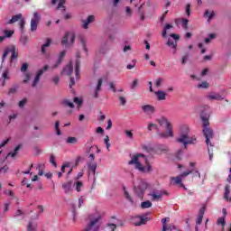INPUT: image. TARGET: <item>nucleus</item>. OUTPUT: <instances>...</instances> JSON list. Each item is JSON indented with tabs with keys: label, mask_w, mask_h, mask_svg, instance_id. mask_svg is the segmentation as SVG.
I'll use <instances>...</instances> for the list:
<instances>
[{
	"label": "nucleus",
	"mask_w": 231,
	"mask_h": 231,
	"mask_svg": "<svg viewBox=\"0 0 231 231\" xmlns=\"http://www.w3.org/2000/svg\"><path fill=\"white\" fill-rule=\"evenodd\" d=\"M73 73V63L70 61L68 65H66L61 70V75H68V77H71Z\"/></svg>",
	"instance_id": "obj_11"
},
{
	"label": "nucleus",
	"mask_w": 231,
	"mask_h": 231,
	"mask_svg": "<svg viewBox=\"0 0 231 231\" xmlns=\"http://www.w3.org/2000/svg\"><path fill=\"white\" fill-rule=\"evenodd\" d=\"M61 187L66 194H69V192H71L72 190L73 180H69L67 182L62 183Z\"/></svg>",
	"instance_id": "obj_14"
},
{
	"label": "nucleus",
	"mask_w": 231,
	"mask_h": 231,
	"mask_svg": "<svg viewBox=\"0 0 231 231\" xmlns=\"http://www.w3.org/2000/svg\"><path fill=\"white\" fill-rule=\"evenodd\" d=\"M52 82L55 84V86H58L59 85V82H60V78L59 76H55L53 79H52Z\"/></svg>",
	"instance_id": "obj_55"
},
{
	"label": "nucleus",
	"mask_w": 231,
	"mask_h": 231,
	"mask_svg": "<svg viewBox=\"0 0 231 231\" xmlns=\"http://www.w3.org/2000/svg\"><path fill=\"white\" fill-rule=\"evenodd\" d=\"M156 122H158L161 127H166L167 131H169V136H174V134L172 133V125L169 122V120L166 119L165 116L156 119Z\"/></svg>",
	"instance_id": "obj_4"
},
{
	"label": "nucleus",
	"mask_w": 231,
	"mask_h": 231,
	"mask_svg": "<svg viewBox=\"0 0 231 231\" xmlns=\"http://www.w3.org/2000/svg\"><path fill=\"white\" fill-rule=\"evenodd\" d=\"M37 230V224L33 222H29L27 226V231H36Z\"/></svg>",
	"instance_id": "obj_29"
},
{
	"label": "nucleus",
	"mask_w": 231,
	"mask_h": 231,
	"mask_svg": "<svg viewBox=\"0 0 231 231\" xmlns=\"http://www.w3.org/2000/svg\"><path fill=\"white\" fill-rule=\"evenodd\" d=\"M51 44V39L47 38L46 42L42 45V53L43 55H44V53H46V48H50Z\"/></svg>",
	"instance_id": "obj_20"
},
{
	"label": "nucleus",
	"mask_w": 231,
	"mask_h": 231,
	"mask_svg": "<svg viewBox=\"0 0 231 231\" xmlns=\"http://www.w3.org/2000/svg\"><path fill=\"white\" fill-rule=\"evenodd\" d=\"M142 109L146 115H152L156 111V108L151 105H144L142 106Z\"/></svg>",
	"instance_id": "obj_17"
},
{
	"label": "nucleus",
	"mask_w": 231,
	"mask_h": 231,
	"mask_svg": "<svg viewBox=\"0 0 231 231\" xmlns=\"http://www.w3.org/2000/svg\"><path fill=\"white\" fill-rule=\"evenodd\" d=\"M28 70V63H23L21 68V71L23 73L26 72Z\"/></svg>",
	"instance_id": "obj_59"
},
{
	"label": "nucleus",
	"mask_w": 231,
	"mask_h": 231,
	"mask_svg": "<svg viewBox=\"0 0 231 231\" xmlns=\"http://www.w3.org/2000/svg\"><path fill=\"white\" fill-rule=\"evenodd\" d=\"M147 129H148V131H152L153 129L158 130V125L153 124V123H150L148 125V128Z\"/></svg>",
	"instance_id": "obj_45"
},
{
	"label": "nucleus",
	"mask_w": 231,
	"mask_h": 231,
	"mask_svg": "<svg viewBox=\"0 0 231 231\" xmlns=\"http://www.w3.org/2000/svg\"><path fill=\"white\" fill-rule=\"evenodd\" d=\"M69 37H70V42H69ZM75 39H76L75 32H65V35L61 39V44L62 46L68 47L69 44H74Z\"/></svg>",
	"instance_id": "obj_5"
},
{
	"label": "nucleus",
	"mask_w": 231,
	"mask_h": 231,
	"mask_svg": "<svg viewBox=\"0 0 231 231\" xmlns=\"http://www.w3.org/2000/svg\"><path fill=\"white\" fill-rule=\"evenodd\" d=\"M155 96L157 97V100L162 101V100H165L167 97V93H165L164 91L159 90L155 92Z\"/></svg>",
	"instance_id": "obj_19"
},
{
	"label": "nucleus",
	"mask_w": 231,
	"mask_h": 231,
	"mask_svg": "<svg viewBox=\"0 0 231 231\" xmlns=\"http://www.w3.org/2000/svg\"><path fill=\"white\" fill-rule=\"evenodd\" d=\"M202 222H203V216L199 215L196 223L197 225H201Z\"/></svg>",
	"instance_id": "obj_63"
},
{
	"label": "nucleus",
	"mask_w": 231,
	"mask_h": 231,
	"mask_svg": "<svg viewBox=\"0 0 231 231\" xmlns=\"http://www.w3.org/2000/svg\"><path fill=\"white\" fill-rule=\"evenodd\" d=\"M125 135L127 136V138H130V140H133V132L132 131L126 130Z\"/></svg>",
	"instance_id": "obj_61"
},
{
	"label": "nucleus",
	"mask_w": 231,
	"mask_h": 231,
	"mask_svg": "<svg viewBox=\"0 0 231 231\" xmlns=\"http://www.w3.org/2000/svg\"><path fill=\"white\" fill-rule=\"evenodd\" d=\"M30 79H32V74L26 73L25 78L23 79V84H27L28 82H30Z\"/></svg>",
	"instance_id": "obj_51"
},
{
	"label": "nucleus",
	"mask_w": 231,
	"mask_h": 231,
	"mask_svg": "<svg viewBox=\"0 0 231 231\" xmlns=\"http://www.w3.org/2000/svg\"><path fill=\"white\" fill-rule=\"evenodd\" d=\"M205 210H207V208L204 206L199 209V216H205Z\"/></svg>",
	"instance_id": "obj_62"
},
{
	"label": "nucleus",
	"mask_w": 231,
	"mask_h": 231,
	"mask_svg": "<svg viewBox=\"0 0 231 231\" xmlns=\"http://www.w3.org/2000/svg\"><path fill=\"white\" fill-rule=\"evenodd\" d=\"M49 69H50V66L45 65L42 69H39L37 71L34 80L32 81V88H35V86L39 84V80H41V77H42V74L44 73V71H48Z\"/></svg>",
	"instance_id": "obj_8"
},
{
	"label": "nucleus",
	"mask_w": 231,
	"mask_h": 231,
	"mask_svg": "<svg viewBox=\"0 0 231 231\" xmlns=\"http://www.w3.org/2000/svg\"><path fill=\"white\" fill-rule=\"evenodd\" d=\"M2 79H4L3 86H5L6 80H10V71L8 69L3 72Z\"/></svg>",
	"instance_id": "obj_23"
},
{
	"label": "nucleus",
	"mask_w": 231,
	"mask_h": 231,
	"mask_svg": "<svg viewBox=\"0 0 231 231\" xmlns=\"http://www.w3.org/2000/svg\"><path fill=\"white\" fill-rule=\"evenodd\" d=\"M204 15H206V17H208V21H211V19L216 16V13H214V11L209 13L208 10H206Z\"/></svg>",
	"instance_id": "obj_31"
},
{
	"label": "nucleus",
	"mask_w": 231,
	"mask_h": 231,
	"mask_svg": "<svg viewBox=\"0 0 231 231\" xmlns=\"http://www.w3.org/2000/svg\"><path fill=\"white\" fill-rule=\"evenodd\" d=\"M20 41L23 46H26V44H28V37H26V36H22Z\"/></svg>",
	"instance_id": "obj_52"
},
{
	"label": "nucleus",
	"mask_w": 231,
	"mask_h": 231,
	"mask_svg": "<svg viewBox=\"0 0 231 231\" xmlns=\"http://www.w3.org/2000/svg\"><path fill=\"white\" fill-rule=\"evenodd\" d=\"M149 221V217H134L133 218V223L135 226H142V225H145Z\"/></svg>",
	"instance_id": "obj_10"
},
{
	"label": "nucleus",
	"mask_w": 231,
	"mask_h": 231,
	"mask_svg": "<svg viewBox=\"0 0 231 231\" xmlns=\"http://www.w3.org/2000/svg\"><path fill=\"white\" fill-rule=\"evenodd\" d=\"M59 1V4L57 5V10H61V12H66V0H52L51 5H57V2Z\"/></svg>",
	"instance_id": "obj_15"
},
{
	"label": "nucleus",
	"mask_w": 231,
	"mask_h": 231,
	"mask_svg": "<svg viewBox=\"0 0 231 231\" xmlns=\"http://www.w3.org/2000/svg\"><path fill=\"white\" fill-rule=\"evenodd\" d=\"M65 57H66V51H62L60 53L56 63L52 66V69H57V68H59V66H60V64H62V60H64Z\"/></svg>",
	"instance_id": "obj_13"
},
{
	"label": "nucleus",
	"mask_w": 231,
	"mask_h": 231,
	"mask_svg": "<svg viewBox=\"0 0 231 231\" xmlns=\"http://www.w3.org/2000/svg\"><path fill=\"white\" fill-rule=\"evenodd\" d=\"M26 24V22L24 21V19H21L20 20V29L22 33L24 32V25Z\"/></svg>",
	"instance_id": "obj_46"
},
{
	"label": "nucleus",
	"mask_w": 231,
	"mask_h": 231,
	"mask_svg": "<svg viewBox=\"0 0 231 231\" xmlns=\"http://www.w3.org/2000/svg\"><path fill=\"white\" fill-rule=\"evenodd\" d=\"M14 35V31H5V37L10 38Z\"/></svg>",
	"instance_id": "obj_57"
},
{
	"label": "nucleus",
	"mask_w": 231,
	"mask_h": 231,
	"mask_svg": "<svg viewBox=\"0 0 231 231\" xmlns=\"http://www.w3.org/2000/svg\"><path fill=\"white\" fill-rule=\"evenodd\" d=\"M106 231H115L116 230V226L115 224H106Z\"/></svg>",
	"instance_id": "obj_33"
},
{
	"label": "nucleus",
	"mask_w": 231,
	"mask_h": 231,
	"mask_svg": "<svg viewBox=\"0 0 231 231\" xmlns=\"http://www.w3.org/2000/svg\"><path fill=\"white\" fill-rule=\"evenodd\" d=\"M19 151H21V144H18L14 152H11L8 153V156H11V158H15V156H17V153L19 152Z\"/></svg>",
	"instance_id": "obj_24"
},
{
	"label": "nucleus",
	"mask_w": 231,
	"mask_h": 231,
	"mask_svg": "<svg viewBox=\"0 0 231 231\" xmlns=\"http://www.w3.org/2000/svg\"><path fill=\"white\" fill-rule=\"evenodd\" d=\"M151 207H152V201L146 200L141 203V208H151Z\"/></svg>",
	"instance_id": "obj_28"
},
{
	"label": "nucleus",
	"mask_w": 231,
	"mask_h": 231,
	"mask_svg": "<svg viewBox=\"0 0 231 231\" xmlns=\"http://www.w3.org/2000/svg\"><path fill=\"white\" fill-rule=\"evenodd\" d=\"M80 73V60H76L75 64V75L79 79V74Z\"/></svg>",
	"instance_id": "obj_25"
},
{
	"label": "nucleus",
	"mask_w": 231,
	"mask_h": 231,
	"mask_svg": "<svg viewBox=\"0 0 231 231\" xmlns=\"http://www.w3.org/2000/svg\"><path fill=\"white\" fill-rule=\"evenodd\" d=\"M88 171H92L93 174L97 172V163H88Z\"/></svg>",
	"instance_id": "obj_34"
},
{
	"label": "nucleus",
	"mask_w": 231,
	"mask_h": 231,
	"mask_svg": "<svg viewBox=\"0 0 231 231\" xmlns=\"http://www.w3.org/2000/svg\"><path fill=\"white\" fill-rule=\"evenodd\" d=\"M167 46H171L173 50H176L177 46H178V42H174L171 40H168L167 42Z\"/></svg>",
	"instance_id": "obj_39"
},
{
	"label": "nucleus",
	"mask_w": 231,
	"mask_h": 231,
	"mask_svg": "<svg viewBox=\"0 0 231 231\" xmlns=\"http://www.w3.org/2000/svg\"><path fill=\"white\" fill-rule=\"evenodd\" d=\"M63 104H65V106H68L69 107H75V105H73V102L69 101V100H64Z\"/></svg>",
	"instance_id": "obj_54"
},
{
	"label": "nucleus",
	"mask_w": 231,
	"mask_h": 231,
	"mask_svg": "<svg viewBox=\"0 0 231 231\" xmlns=\"http://www.w3.org/2000/svg\"><path fill=\"white\" fill-rule=\"evenodd\" d=\"M1 172H8V165L0 168V174Z\"/></svg>",
	"instance_id": "obj_64"
},
{
	"label": "nucleus",
	"mask_w": 231,
	"mask_h": 231,
	"mask_svg": "<svg viewBox=\"0 0 231 231\" xmlns=\"http://www.w3.org/2000/svg\"><path fill=\"white\" fill-rule=\"evenodd\" d=\"M217 225H221L223 228H225V226L226 225V221L225 220V217H219L217 221Z\"/></svg>",
	"instance_id": "obj_36"
},
{
	"label": "nucleus",
	"mask_w": 231,
	"mask_h": 231,
	"mask_svg": "<svg viewBox=\"0 0 231 231\" xmlns=\"http://www.w3.org/2000/svg\"><path fill=\"white\" fill-rule=\"evenodd\" d=\"M26 102H28V99L23 98V100H21L19 102V107H24V106H26Z\"/></svg>",
	"instance_id": "obj_60"
},
{
	"label": "nucleus",
	"mask_w": 231,
	"mask_h": 231,
	"mask_svg": "<svg viewBox=\"0 0 231 231\" xmlns=\"http://www.w3.org/2000/svg\"><path fill=\"white\" fill-rule=\"evenodd\" d=\"M208 82H207V81H204V82H202V83H199V85H198V88L199 89H207V88H208Z\"/></svg>",
	"instance_id": "obj_35"
},
{
	"label": "nucleus",
	"mask_w": 231,
	"mask_h": 231,
	"mask_svg": "<svg viewBox=\"0 0 231 231\" xmlns=\"http://www.w3.org/2000/svg\"><path fill=\"white\" fill-rule=\"evenodd\" d=\"M224 199L226 201L231 202V196H230V186L226 185L225 189H224Z\"/></svg>",
	"instance_id": "obj_18"
},
{
	"label": "nucleus",
	"mask_w": 231,
	"mask_h": 231,
	"mask_svg": "<svg viewBox=\"0 0 231 231\" xmlns=\"http://www.w3.org/2000/svg\"><path fill=\"white\" fill-rule=\"evenodd\" d=\"M171 28H172V25L171 24H166V26L164 27L163 31H162V37H167V30H171Z\"/></svg>",
	"instance_id": "obj_42"
},
{
	"label": "nucleus",
	"mask_w": 231,
	"mask_h": 231,
	"mask_svg": "<svg viewBox=\"0 0 231 231\" xmlns=\"http://www.w3.org/2000/svg\"><path fill=\"white\" fill-rule=\"evenodd\" d=\"M118 98L120 106H125L127 104V99L125 97L119 96Z\"/></svg>",
	"instance_id": "obj_41"
},
{
	"label": "nucleus",
	"mask_w": 231,
	"mask_h": 231,
	"mask_svg": "<svg viewBox=\"0 0 231 231\" xmlns=\"http://www.w3.org/2000/svg\"><path fill=\"white\" fill-rule=\"evenodd\" d=\"M23 14H18L16 15L12 16V18L9 20V22L7 23V24H14V23H17V21H19V19H22Z\"/></svg>",
	"instance_id": "obj_21"
},
{
	"label": "nucleus",
	"mask_w": 231,
	"mask_h": 231,
	"mask_svg": "<svg viewBox=\"0 0 231 231\" xmlns=\"http://www.w3.org/2000/svg\"><path fill=\"white\" fill-rule=\"evenodd\" d=\"M105 144L106 146L107 151H109V148L111 147V143H109V135H106L105 138Z\"/></svg>",
	"instance_id": "obj_50"
},
{
	"label": "nucleus",
	"mask_w": 231,
	"mask_h": 231,
	"mask_svg": "<svg viewBox=\"0 0 231 231\" xmlns=\"http://www.w3.org/2000/svg\"><path fill=\"white\" fill-rule=\"evenodd\" d=\"M82 28L84 30H88V28H89V24H91V23H95V15H88L87 20H82Z\"/></svg>",
	"instance_id": "obj_12"
},
{
	"label": "nucleus",
	"mask_w": 231,
	"mask_h": 231,
	"mask_svg": "<svg viewBox=\"0 0 231 231\" xmlns=\"http://www.w3.org/2000/svg\"><path fill=\"white\" fill-rule=\"evenodd\" d=\"M159 137L160 138H169L171 136L169 135V131H168V133L162 132V133L159 134Z\"/></svg>",
	"instance_id": "obj_56"
},
{
	"label": "nucleus",
	"mask_w": 231,
	"mask_h": 231,
	"mask_svg": "<svg viewBox=\"0 0 231 231\" xmlns=\"http://www.w3.org/2000/svg\"><path fill=\"white\" fill-rule=\"evenodd\" d=\"M50 163H51L54 167H57V162H55V155L51 154L50 156Z\"/></svg>",
	"instance_id": "obj_47"
},
{
	"label": "nucleus",
	"mask_w": 231,
	"mask_h": 231,
	"mask_svg": "<svg viewBox=\"0 0 231 231\" xmlns=\"http://www.w3.org/2000/svg\"><path fill=\"white\" fill-rule=\"evenodd\" d=\"M189 52H187L181 59V64H187V62H189Z\"/></svg>",
	"instance_id": "obj_40"
},
{
	"label": "nucleus",
	"mask_w": 231,
	"mask_h": 231,
	"mask_svg": "<svg viewBox=\"0 0 231 231\" xmlns=\"http://www.w3.org/2000/svg\"><path fill=\"white\" fill-rule=\"evenodd\" d=\"M93 149H95V145L86 147V153L87 154H93Z\"/></svg>",
	"instance_id": "obj_48"
},
{
	"label": "nucleus",
	"mask_w": 231,
	"mask_h": 231,
	"mask_svg": "<svg viewBox=\"0 0 231 231\" xmlns=\"http://www.w3.org/2000/svg\"><path fill=\"white\" fill-rule=\"evenodd\" d=\"M103 82H104V80L102 79H99L97 80V86L91 93V96L93 97V98H98V97H100V91H102Z\"/></svg>",
	"instance_id": "obj_9"
},
{
	"label": "nucleus",
	"mask_w": 231,
	"mask_h": 231,
	"mask_svg": "<svg viewBox=\"0 0 231 231\" xmlns=\"http://www.w3.org/2000/svg\"><path fill=\"white\" fill-rule=\"evenodd\" d=\"M19 89V86H14L11 88L8 91V95H14V93H17V90Z\"/></svg>",
	"instance_id": "obj_44"
},
{
	"label": "nucleus",
	"mask_w": 231,
	"mask_h": 231,
	"mask_svg": "<svg viewBox=\"0 0 231 231\" xmlns=\"http://www.w3.org/2000/svg\"><path fill=\"white\" fill-rule=\"evenodd\" d=\"M41 22V14L39 13H33V18L31 20V32H37V26H39V23Z\"/></svg>",
	"instance_id": "obj_7"
},
{
	"label": "nucleus",
	"mask_w": 231,
	"mask_h": 231,
	"mask_svg": "<svg viewBox=\"0 0 231 231\" xmlns=\"http://www.w3.org/2000/svg\"><path fill=\"white\" fill-rule=\"evenodd\" d=\"M10 53H11V60H14L19 57V52L15 51V46H12L11 48L6 49L3 55V60H5V59H6L8 55H10Z\"/></svg>",
	"instance_id": "obj_6"
},
{
	"label": "nucleus",
	"mask_w": 231,
	"mask_h": 231,
	"mask_svg": "<svg viewBox=\"0 0 231 231\" xmlns=\"http://www.w3.org/2000/svg\"><path fill=\"white\" fill-rule=\"evenodd\" d=\"M181 21L183 30H189V20H187L186 18H182Z\"/></svg>",
	"instance_id": "obj_37"
},
{
	"label": "nucleus",
	"mask_w": 231,
	"mask_h": 231,
	"mask_svg": "<svg viewBox=\"0 0 231 231\" xmlns=\"http://www.w3.org/2000/svg\"><path fill=\"white\" fill-rule=\"evenodd\" d=\"M79 142V140L77 139V137H68L67 138V143H72L75 144Z\"/></svg>",
	"instance_id": "obj_38"
},
{
	"label": "nucleus",
	"mask_w": 231,
	"mask_h": 231,
	"mask_svg": "<svg viewBox=\"0 0 231 231\" xmlns=\"http://www.w3.org/2000/svg\"><path fill=\"white\" fill-rule=\"evenodd\" d=\"M209 100H223L220 94H210L208 96Z\"/></svg>",
	"instance_id": "obj_26"
},
{
	"label": "nucleus",
	"mask_w": 231,
	"mask_h": 231,
	"mask_svg": "<svg viewBox=\"0 0 231 231\" xmlns=\"http://www.w3.org/2000/svg\"><path fill=\"white\" fill-rule=\"evenodd\" d=\"M74 186H76L77 192H80L82 190V187H84V183L80 180H77L74 182Z\"/></svg>",
	"instance_id": "obj_27"
},
{
	"label": "nucleus",
	"mask_w": 231,
	"mask_h": 231,
	"mask_svg": "<svg viewBox=\"0 0 231 231\" xmlns=\"http://www.w3.org/2000/svg\"><path fill=\"white\" fill-rule=\"evenodd\" d=\"M123 190L125 192V199H127V201H130V203H132V205H134V200L133 199V197L131 195H129V191H127V189H125V187H123Z\"/></svg>",
	"instance_id": "obj_22"
},
{
	"label": "nucleus",
	"mask_w": 231,
	"mask_h": 231,
	"mask_svg": "<svg viewBox=\"0 0 231 231\" xmlns=\"http://www.w3.org/2000/svg\"><path fill=\"white\" fill-rule=\"evenodd\" d=\"M128 165H134L135 169L140 172H151L152 167L149 164V160L143 153H135L131 157Z\"/></svg>",
	"instance_id": "obj_1"
},
{
	"label": "nucleus",
	"mask_w": 231,
	"mask_h": 231,
	"mask_svg": "<svg viewBox=\"0 0 231 231\" xmlns=\"http://www.w3.org/2000/svg\"><path fill=\"white\" fill-rule=\"evenodd\" d=\"M74 104H77L79 106H82V99L74 97Z\"/></svg>",
	"instance_id": "obj_58"
},
{
	"label": "nucleus",
	"mask_w": 231,
	"mask_h": 231,
	"mask_svg": "<svg viewBox=\"0 0 231 231\" xmlns=\"http://www.w3.org/2000/svg\"><path fill=\"white\" fill-rule=\"evenodd\" d=\"M189 174H192V171H184L183 173L180 174L179 176L180 177V179L183 180V178H187V176H189Z\"/></svg>",
	"instance_id": "obj_49"
},
{
	"label": "nucleus",
	"mask_w": 231,
	"mask_h": 231,
	"mask_svg": "<svg viewBox=\"0 0 231 231\" xmlns=\"http://www.w3.org/2000/svg\"><path fill=\"white\" fill-rule=\"evenodd\" d=\"M200 117L202 120V127H203L202 133L206 138V143L207 145H210V147H212V143L210 142V140L214 138V130L208 127V125H210V122H208L210 114H207L206 116L201 114Z\"/></svg>",
	"instance_id": "obj_3"
},
{
	"label": "nucleus",
	"mask_w": 231,
	"mask_h": 231,
	"mask_svg": "<svg viewBox=\"0 0 231 231\" xmlns=\"http://www.w3.org/2000/svg\"><path fill=\"white\" fill-rule=\"evenodd\" d=\"M157 151H161V152H169V147L167 145H164V144H160L157 147Z\"/></svg>",
	"instance_id": "obj_30"
},
{
	"label": "nucleus",
	"mask_w": 231,
	"mask_h": 231,
	"mask_svg": "<svg viewBox=\"0 0 231 231\" xmlns=\"http://www.w3.org/2000/svg\"><path fill=\"white\" fill-rule=\"evenodd\" d=\"M163 83V78H158L155 79V88H160L162 84Z\"/></svg>",
	"instance_id": "obj_43"
},
{
	"label": "nucleus",
	"mask_w": 231,
	"mask_h": 231,
	"mask_svg": "<svg viewBox=\"0 0 231 231\" xmlns=\"http://www.w3.org/2000/svg\"><path fill=\"white\" fill-rule=\"evenodd\" d=\"M189 133H190V129L184 125L180 127V136L176 139V142L183 144L184 149H187V145L194 144L198 142L194 136H189Z\"/></svg>",
	"instance_id": "obj_2"
},
{
	"label": "nucleus",
	"mask_w": 231,
	"mask_h": 231,
	"mask_svg": "<svg viewBox=\"0 0 231 231\" xmlns=\"http://www.w3.org/2000/svg\"><path fill=\"white\" fill-rule=\"evenodd\" d=\"M171 185H179V187H185L180 176L171 177Z\"/></svg>",
	"instance_id": "obj_16"
},
{
	"label": "nucleus",
	"mask_w": 231,
	"mask_h": 231,
	"mask_svg": "<svg viewBox=\"0 0 231 231\" xmlns=\"http://www.w3.org/2000/svg\"><path fill=\"white\" fill-rule=\"evenodd\" d=\"M152 201H160L162 199V194H156L152 193L151 194Z\"/></svg>",
	"instance_id": "obj_32"
},
{
	"label": "nucleus",
	"mask_w": 231,
	"mask_h": 231,
	"mask_svg": "<svg viewBox=\"0 0 231 231\" xmlns=\"http://www.w3.org/2000/svg\"><path fill=\"white\" fill-rule=\"evenodd\" d=\"M135 66H136V60H133L132 64H128L126 68L127 69H133V68H134Z\"/></svg>",
	"instance_id": "obj_53"
}]
</instances>
